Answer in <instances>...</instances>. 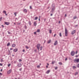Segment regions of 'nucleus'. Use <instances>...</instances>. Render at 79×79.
<instances>
[{
    "label": "nucleus",
    "instance_id": "nucleus-57",
    "mask_svg": "<svg viewBox=\"0 0 79 79\" xmlns=\"http://www.w3.org/2000/svg\"><path fill=\"white\" fill-rule=\"evenodd\" d=\"M52 15H53V14H51V16H52Z\"/></svg>",
    "mask_w": 79,
    "mask_h": 79
},
{
    "label": "nucleus",
    "instance_id": "nucleus-49",
    "mask_svg": "<svg viewBox=\"0 0 79 79\" xmlns=\"http://www.w3.org/2000/svg\"><path fill=\"white\" fill-rule=\"evenodd\" d=\"M34 34L35 35V34H36V32H34Z\"/></svg>",
    "mask_w": 79,
    "mask_h": 79
},
{
    "label": "nucleus",
    "instance_id": "nucleus-34",
    "mask_svg": "<svg viewBox=\"0 0 79 79\" xmlns=\"http://www.w3.org/2000/svg\"><path fill=\"white\" fill-rule=\"evenodd\" d=\"M76 18H77V17H76V16H75L73 17V19H76Z\"/></svg>",
    "mask_w": 79,
    "mask_h": 79
},
{
    "label": "nucleus",
    "instance_id": "nucleus-47",
    "mask_svg": "<svg viewBox=\"0 0 79 79\" xmlns=\"http://www.w3.org/2000/svg\"><path fill=\"white\" fill-rule=\"evenodd\" d=\"M65 60V61H67V60H68V59L67 58H66Z\"/></svg>",
    "mask_w": 79,
    "mask_h": 79
},
{
    "label": "nucleus",
    "instance_id": "nucleus-63",
    "mask_svg": "<svg viewBox=\"0 0 79 79\" xmlns=\"http://www.w3.org/2000/svg\"><path fill=\"white\" fill-rule=\"evenodd\" d=\"M77 25H76V26H76V27H77Z\"/></svg>",
    "mask_w": 79,
    "mask_h": 79
},
{
    "label": "nucleus",
    "instance_id": "nucleus-12",
    "mask_svg": "<svg viewBox=\"0 0 79 79\" xmlns=\"http://www.w3.org/2000/svg\"><path fill=\"white\" fill-rule=\"evenodd\" d=\"M23 28H24V29H27V27L26 25H25L23 27Z\"/></svg>",
    "mask_w": 79,
    "mask_h": 79
},
{
    "label": "nucleus",
    "instance_id": "nucleus-5",
    "mask_svg": "<svg viewBox=\"0 0 79 79\" xmlns=\"http://www.w3.org/2000/svg\"><path fill=\"white\" fill-rule=\"evenodd\" d=\"M75 54V52L74 51H72L71 53V55H72V56H74V55Z\"/></svg>",
    "mask_w": 79,
    "mask_h": 79
},
{
    "label": "nucleus",
    "instance_id": "nucleus-1",
    "mask_svg": "<svg viewBox=\"0 0 79 79\" xmlns=\"http://www.w3.org/2000/svg\"><path fill=\"white\" fill-rule=\"evenodd\" d=\"M55 10V4H53L52 5L51 13H53Z\"/></svg>",
    "mask_w": 79,
    "mask_h": 79
},
{
    "label": "nucleus",
    "instance_id": "nucleus-14",
    "mask_svg": "<svg viewBox=\"0 0 79 79\" xmlns=\"http://www.w3.org/2000/svg\"><path fill=\"white\" fill-rule=\"evenodd\" d=\"M15 46H16V44H13L12 45V47H15Z\"/></svg>",
    "mask_w": 79,
    "mask_h": 79
},
{
    "label": "nucleus",
    "instance_id": "nucleus-38",
    "mask_svg": "<svg viewBox=\"0 0 79 79\" xmlns=\"http://www.w3.org/2000/svg\"><path fill=\"white\" fill-rule=\"evenodd\" d=\"M77 68H79V64H78L77 65Z\"/></svg>",
    "mask_w": 79,
    "mask_h": 79
},
{
    "label": "nucleus",
    "instance_id": "nucleus-59",
    "mask_svg": "<svg viewBox=\"0 0 79 79\" xmlns=\"http://www.w3.org/2000/svg\"><path fill=\"white\" fill-rule=\"evenodd\" d=\"M55 35H56V34H54V37H55Z\"/></svg>",
    "mask_w": 79,
    "mask_h": 79
},
{
    "label": "nucleus",
    "instance_id": "nucleus-45",
    "mask_svg": "<svg viewBox=\"0 0 79 79\" xmlns=\"http://www.w3.org/2000/svg\"><path fill=\"white\" fill-rule=\"evenodd\" d=\"M0 66H3V64L2 63H0Z\"/></svg>",
    "mask_w": 79,
    "mask_h": 79
},
{
    "label": "nucleus",
    "instance_id": "nucleus-46",
    "mask_svg": "<svg viewBox=\"0 0 79 79\" xmlns=\"http://www.w3.org/2000/svg\"><path fill=\"white\" fill-rule=\"evenodd\" d=\"M22 51L23 52H25V50L24 49H23Z\"/></svg>",
    "mask_w": 79,
    "mask_h": 79
},
{
    "label": "nucleus",
    "instance_id": "nucleus-43",
    "mask_svg": "<svg viewBox=\"0 0 79 79\" xmlns=\"http://www.w3.org/2000/svg\"><path fill=\"white\" fill-rule=\"evenodd\" d=\"M37 68H40V65H38L37 66Z\"/></svg>",
    "mask_w": 79,
    "mask_h": 79
},
{
    "label": "nucleus",
    "instance_id": "nucleus-23",
    "mask_svg": "<svg viewBox=\"0 0 79 79\" xmlns=\"http://www.w3.org/2000/svg\"><path fill=\"white\" fill-rule=\"evenodd\" d=\"M37 19H38V17H36L35 18V20H37Z\"/></svg>",
    "mask_w": 79,
    "mask_h": 79
},
{
    "label": "nucleus",
    "instance_id": "nucleus-42",
    "mask_svg": "<svg viewBox=\"0 0 79 79\" xmlns=\"http://www.w3.org/2000/svg\"><path fill=\"white\" fill-rule=\"evenodd\" d=\"M21 70H22V69L20 68L19 69V71H21Z\"/></svg>",
    "mask_w": 79,
    "mask_h": 79
},
{
    "label": "nucleus",
    "instance_id": "nucleus-3",
    "mask_svg": "<svg viewBox=\"0 0 79 79\" xmlns=\"http://www.w3.org/2000/svg\"><path fill=\"white\" fill-rule=\"evenodd\" d=\"M11 71H12V70L10 69L7 72V74H10L11 73Z\"/></svg>",
    "mask_w": 79,
    "mask_h": 79
},
{
    "label": "nucleus",
    "instance_id": "nucleus-10",
    "mask_svg": "<svg viewBox=\"0 0 79 79\" xmlns=\"http://www.w3.org/2000/svg\"><path fill=\"white\" fill-rule=\"evenodd\" d=\"M57 44H58V42H57V41H56L54 43V45H56Z\"/></svg>",
    "mask_w": 79,
    "mask_h": 79
},
{
    "label": "nucleus",
    "instance_id": "nucleus-58",
    "mask_svg": "<svg viewBox=\"0 0 79 79\" xmlns=\"http://www.w3.org/2000/svg\"><path fill=\"white\" fill-rule=\"evenodd\" d=\"M40 18L39 19V21H40Z\"/></svg>",
    "mask_w": 79,
    "mask_h": 79
},
{
    "label": "nucleus",
    "instance_id": "nucleus-29",
    "mask_svg": "<svg viewBox=\"0 0 79 79\" xmlns=\"http://www.w3.org/2000/svg\"><path fill=\"white\" fill-rule=\"evenodd\" d=\"M30 10H32V8L31 6H30Z\"/></svg>",
    "mask_w": 79,
    "mask_h": 79
},
{
    "label": "nucleus",
    "instance_id": "nucleus-9",
    "mask_svg": "<svg viewBox=\"0 0 79 79\" xmlns=\"http://www.w3.org/2000/svg\"><path fill=\"white\" fill-rule=\"evenodd\" d=\"M75 33H76V30H74L72 32L71 34L72 35H73V34H75Z\"/></svg>",
    "mask_w": 79,
    "mask_h": 79
},
{
    "label": "nucleus",
    "instance_id": "nucleus-19",
    "mask_svg": "<svg viewBox=\"0 0 79 79\" xmlns=\"http://www.w3.org/2000/svg\"><path fill=\"white\" fill-rule=\"evenodd\" d=\"M36 32H40V29H38L36 31Z\"/></svg>",
    "mask_w": 79,
    "mask_h": 79
},
{
    "label": "nucleus",
    "instance_id": "nucleus-21",
    "mask_svg": "<svg viewBox=\"0 0 79 79\" xmlns=\"http://www.w3.org/2000/svg\"><path fill=\"white\" fill-rule=\"evenodd\" d=\"M3 13H4V14H5L6 13V11L5 10H4L3 11Z\"/></svg>",
    "mask_w": 79,
    "mask_h": 79
},
{
    "label": "nucleus",
    "instance_id": "nucleus-62",
    "mask_svg": "<svg viewBox=\"0 0 79 79\" xmlns=\"http://www.w3.org/2000/svg\"><path fill=\"white\" fill-rule=\"evenodd\" d=\"M2 69H1V71H2Z\"/></svg>",
    "mask_w": 79,
    "mask_h": 79
},
{
    "label": "nucleus",
    "instance_id": "nucleus-54",
    "mask_svg": "<svg viewBox=\"0 0 79 79\" xmlns=\"http://www.w3.org/2000/svg\"><path fill=\"white\" fill-rule=\"evenodd\" d=\"M46 68H48V66L46 65Z\"/></svg>",
    "mask_w": 79,
    "mask_h": 79
},
{
    "label": "nucleus",
    "instance_id": "nucleus-51",
    "mask_svg": "<svg viewBox=\"0 0 79 79\" xmlns=\"http://www.w3.org/2000/svg\"><path fill=\"white\" fill-rule=\"evenodd\" d=\"M77 51L76 52V54H77Z\"/></svg>",
    "mask_w": 79,
    "mask_h": 79
},
{
    "label": "nucleus",
    "instance_id": "nucleus-55",
    "mask_svg": "<svg viewBox=\"0 0 79 79\" xmlns=\"http://www.w3.org/2000/svg\"><path fill=\"white\" fill-rule=\"evenodd\" d=\"M49 8H50V6H48V7L47 8V9H49Z\"/></svg>",
    "mask_w": 79,
    "mask_h": 79
},
{
    "label": "nucleus",
    "instance_id": "nucleus-24",
    "mask_svg": "<svg viewBox=\"0 0 79 79\" xmlns=\"http://www.w3.org/2000/svg\"><path fill=\"white\" fill-rule=\"evenodd\" d=\"M17 13H17V12H15L14 13V15H15V16H16V14H17Z\"/></svg>",
    "mask_w": 79,
    "mask_h": 79
},
{
    "label": "nucleus",
    "instance_id": "nucleus-33",
    "mask_svg": "<svg viewBox=\"0 0 79 79\" xmlns=\"http://www.w3.org/2000/svg\"><path fill=\"white\" fill-rule=\"evenodd\" d=\"M2 20V17H1L0 18V21H1Z\"/></svg>",
    "mask_w": 79,
    "mask_h": 79
},
{
    "label": "nucleus",
    "instance_id": "nucleus-32",
    "mask_svg": "<svg viewBox=\"0 0 79 79\" xmlns=\"http://www.w3.org/2000/svg\"><path fill=\"white\" fill-rule=\"evenodd\" d=\"M26 48H27V49H28L29 48V47H28V46H26Z\"/></svg>",
    "mask_w": 79,
    "mask_h": 79
},
{
    "label": "nucleus",
    "instance_id": "nucleus-30",
    "mask_svg": "<svg viewBox=\"0 0 79 79\" xmlns=\"http://www.w3.org/2000/svg\"><path fill=\"white\" fill-rule=\"evenodd\" d=\"M49 33L50 34L52 33V30H49Z\"/></svg>",
    "mask_w": 79,
    "mask_h": 79
},
{
    "label": "nucleus",
    "instance_id": "nucleus-7",
    "mask_svg": "<svg viewBox=\"0 0 79 79\" xmlns=\"http://www.w3.org/2000/svg\"><path fill=\"white\" fill-rule=\"evenodd\" d=\"M4 23L6 25H8L10 24V22H4Z\"/></svg>",
    "mask_w": 79,
    "mask_h": 79
},
{
    "label": "nucleus",
    "instance_id": "nucleus-40",
    "mask_svg": "<svg viewBox=\"0 0 79 79\" xmlns=\"http://www.w3.org/2000/svg\"><path fill=\"white\" fill-rule=\"evenodd\" d=\"M8 34H11V33H10V31H8Z\"/></svg>",
    "mask_w": 79,
    "mask_h": 79
},
{
    "label": "nucleus",
    "instance_id": "nucleus-44",
    "mask_svg": "<svg viewBox=\"0 0 79 79\" xmlns=\"http://www.w3.org/2000/svg\"><path fill=\"white\" fill-rule=\"evenodd\" d=\"M19 61H22V60L21 59H19Z\"/></svg>",
    "mask_w": 79,
    "mask_h": 79
},
{
    "label": "nucleus",
    "instance_id": "nucleus-2",
    "mask_svg": "<svg viewBox=\"0 0 79 79\" xmlns=\"http://www.w3.org/2000/svg\"><path fill=\"white\" fill-rule=\"evenodd\" d=\"M65 36H68V30L66 28H65Z\"/></svg>",
    "mask_w": 79,
    "mask_h": 79
},
{
    "label": "nucleus",
    "instance_id": "nucleus-17",
    "mask_svg": "<svg viewBox=\"0 0 79 79\" xmlns=\"http://www.w3.org/2000/svg\"><path fill=\"white\" fill-rule=\"evenodd\" d=\"M48 44H50L51 42V40H49L48 41Z\"/></svg>",
    "mask_w": 79,
    "mask_h": 79
},
{
    "label": "nucleus",
    "instance_id": "nucleus-50",
    "mask_svg": "<svg viewBox=\"0 0 79 79\" xmlns=\"http://www.w3.org/2000/svg\"><path fill=\"white\" fill-rule=\"evenodd\" d=\"M44 21H46V19H44Z\"/></svg>",
    "mask_w": 79,
    "mask_h": 79
},
{
    "label": "nucleus",
    "instance_id": "nucleus-39",
    "mask_svg": "<svg viewBox=\"0 0 79 79\" xmlns=\"http://www.w3.org/2000/svg\"><path fill=\"white\" fill-rule=\"evenodd\" d=\"M1 26H2V28H4V26H3V25H2Z\"/></svg>",
    "mask_w": 79,
    "mask_h": 79
},
{
    "label": "nucleus",
    "instance_id": "nucleus-26",
    "mask_svg": "<svg viewBox=\"0 0 79 79\" xmlns=\"http://www.w3.org/2000/svg\"><path fill=\"white\" fill-rule=\"evenodd\" d=\"M40 50H42V46H41L40 48Z\"/></svg>",
    "mask_w": 79,
    "mask_h": 79
},
{
    "label": "nucleus",
    "instance_id": "nucleus-22",
    "mask_svg": "<svg viewBox=\"0 0 79 79\" xmlns=\"http://www.w3.org/2000/svg\"><path fill=\"white\" fill-rule=\"evenodd\" d=\"M10 45V42H9L7 43V46H9V45Z\"/></svg>",
    "mask_w": 79,
    "mask_h": 79
},
{
    "label": "nucleus",
    "instance_id": "nucleus-8",
    "mask_svg": "<svg viewBox=\"0 0 79 79\" xmlns=\"http://www.w3.org/2000/svg\"><path fill=\"white\" fill-rule=\"evenodd\" d=\"M17 66L18 67H21V66H22V64L21 63H19L18 64Z\"/></svg>",
    "mask_w": 79,
    "mask_h": 79
},
{
    "label": "nucleus",
    "instance_id": "nucleus-16",
    "mask_svg": "<svg viewBox=\"0 0 79 79\" xmlns=\"http://www.w3.org/2000/svg\"><path fill=\"white\" fill-rule=\"evenodd\" d=\"M50 70H48L46 72V74H48V73H50Z\"/></svg>",
    "mask_w": 79,
    "mask_h": 79
},
{
    "label": "nucleus",
    "instance_id": "nucleus-13",
    "mask_svg": "<svg viewBox=\"0 0 79 79\" xmlns=\"http://www.w3.org/2000/svg\"><path fill=\"white\" fill-rule=\"evenodd\" d=\"M34 25L35 26H36L37 25V23H36V22L35 21L34 22Z\"/></svg>",
    "mask_w": 79,
    "mask_h": 79
},
{
    "label": "nucleus",
    "instance_id": "nucleus-18",
    "mask_svg": "<svg viewBox=\"0 0 79 79\" xmlns=\"http://www.w3.org/2000/svg\"><path fill=\"white\" fill-rule=\"evenodd\" d=\"M76 66H73V69H76Z\"/></svg>",
    "mask_w": 79,
    "mask_h": 79
},
{
    "label": "nucleus",
    "instance_id": "nucleus-20",
    "mask_svg": "<svg viewBox=\"0 0 79 79\" xmlns=\"http://www.w3.org/2000/svg\"><path fill=\"white\" fill-rule=\"evenodd\" d=\"M28 24H29L30 26H31V22L30 21H29Z\"/></svg>",
    "mask_w": 79,
    "mask_h": 79
},
{
    "label": "nucleus",
    "instance_id": "nucleus-6",
    "mask_svg": "<svg viewBox=\"0 0 79 79\" xmlns=\"http://www.w3.org/2000/svg\"><path fill=\"white\" fill-rule=\"evenodd\" d=\"M77 62V63H79V59H75L74 60V62Z\"/></svg>",
    "mask_w": 79,
    "mask_h": 79
},
{
    "label": "nucleus",
    "instance_id": "nucleus-28",
    "mask_svg": "<svg viewBox=\"0 0 79 79\" xmlns=\"http://www.w3.org/2000/svg\"><path fill=\"white\" fill-rule=\"evenodd\" d=\"M54 63H55V61H52V64H54Z\"/></svg>",
    "mask_w": 79,
    "mask_h": 79
},
{
    "label": "nucleus",
    "instance_id": "nucleus-52",
    "mask_svg": "<svg viewBox=\"0 0 79 79\" xmlns=\"http://www.w3.org/2000/svg\"><path fill=\"white\" fill-rule=\"evenodd\" d=\"M23 32H25V30H23Z\"/></svg>",
    "mask_w": 79,
    "mask_h": 79
},
{
    "label": "nucleus",
    "instance_id": "nucleus-61",
    "mask_svg": "<svg viewBox=\"0 0 79 79\" xmlns=\"http://www.w3.org/2000/svg\"><path fill=\"white\" fill-rule=\"evenodd\" d=\"M5 14L6 16L7 15V14H6H6Z\"/></svg>",
    "mask_w": 79,
    "mask_h": 79
},
{
    "label": "nucleus",
    "instance_id": "nucleus-11",
    "mask_svg": "<svg viewBox=\"0 0 79 79\" xmlns=\"http://www.w3.org/2000/svg\"><path fill=\"white\" fill-rule=\"evenodd\" d=\"M13 51L15 52H17V51H18V49L17 48L15 49H14Z\"/></svg>",
    "mask_w": 79,
    "mask_h": 79
},
{
    "label": "nucleus",
    "instance_id": "nucleus-41",
    "mask_svg": "<svg viewBox=\"0 0 79 79\" xmlns=\"http://www.w3.org/2000/svg\"><path fill=\"white\" fill-rule=\"evenodd\" d=\"M10 50H13V48H10Z\"/></svg>",
    "mask_w": 79,
    "mask_h": 79
},
{
    "label": "nucleus",
    "instance_id": "nucleus-53",
    "mask_svg": "<svg viewBox=\"0 0 79 79\" xmlns=\"http://www.w3.org/2000/svg\"><path fill=\"white\" fill-rule=\"evenodd\" d=\"M0 75H2V73H0Z\"/></svg>",
    "mask_w": 79,
    "mask_h": 79
},
{
    "label": "nucleus",
    "instance_id": "nucleus-64",
    "mask_svg": "<svg viewBox=\"0 0 79 79\" xmlns=\"http://www.w3.org/2000/svg\"><path fill=\"white\" fill-rule=\"evenodd\" d=\"M14 24L15 25H16V23H14Z\"/></svg>",
    "mask_w": 79,
    "mask_h": 79
},
{
    "label": "nucleus",
    "instance_id": "nucleus-25",
    "mask_svg": "<svg viewBox=\"0 0 79 79\" xmlns=\"http://www.w3.org/2000/svg\"><path fill=\"white\" fill-rule=\"evenodd\" d=\"M59 64L60 65H62V63H61V62H59Z\"/></svg>",
    "mask_w": 79,
    "mask_h": 79
},
{
    "label": "nucleus",
    "instance_id": "nucleus-56",
    "mask_svg": "<svg viewBox=\"0 0 79 79\" xmlns=\"http://www.w3.org/2000/svg\"><path fill=\"white\" fill-rule=\"evenodd\" d=\"M59 24H60V21H59Z\"/></svg>",
    "mask_w": 79,
    "mask_h": 79
},
{
    "label": "nucleus",
    "instance_id": "nucleus-15",
    "mask_svg": "<svg viewBox=\"0 0 79 79\" xmlns=\"http://www.w3.org/2000/svg\"><path fill=\"white\" fill-rule=\"evenodd\" d=\"M23 11L26 13H27V10H26V9H24L23 10Z\"/></svg>",
    "mask_w": 79,
    "mask_h": 79
},
{
    "label": "nucleus",
    "instance_id": "nucleus-35",
    "mask_svg": "<svg viewBox=\"0 0 79 79\" xmlns=\"http://www.w3.org/2000/svg\"><path fill=\"white\" fill-rule=\"evenodd\" d=\"M59 35H60V37H61V33H60Z\"/></svg>",
    "mask_w": 79,
    "mask_h": 79
},
{
    "label": "nucleus",
    "instance_id": "nucleus-4",
    "mask_svg": "<svg viewBox=\"0 0 79 79\" xmlns=\"http://www.w3.org/2000/svg\"><path fill=\"white\" fill-rule=\"evenodd\" d=\"M40 44H37V47L38 51H39V47H40Z\"/></svg>",
    "mask_w": 79,
    "mask_h": 79
},
{
    "label": "nucleus",
    "instance_id": "nucleus-27",
    "mask_svg": "<svg viewBox=\"0 0 79 79\" xmlns=\"http://www.w3.org/2000/svg\"><path fill=\"white\" fill-rule=\"evenodd\" d=\"M10 66H11V64H9L8 65V67H10Z\"/></svg>",
    "mask_w": 79,
    "mask_h": 79
},
{
    "label": "nucleus",
    "instance_id": "nucleus-31",
    "mask_svg": "<svg viewBox=\"0 0 79 79\" xmlns=\"http://www.w3.org/2000/svg\"><path fill=\"white\" fill-rule=\"evenodd\" d=\"M78 74V73L77 72H76L75 73V75H77V74Z\"/></svg>",
    "mask_w": 79,
    "mask_h": 79
},
{
    "label": "nucleus",
    "instance_id": "nucleus-37",
    "mask_svg": "<svg viewBox=\"0 0 79 79\" xmlns=\"http://www.w3.org/2000/svg\"><path fill=\"white\" fill-rule=\"evenodd\" d=\"M16 61H14V64H16Z\"/></svg>",
    "mask_w": 79,
    "mask_h": 79
},
{
    "label": "nucleus",
    "instance_id": "nucleus-48",
    "mask_svg": "<svg viewBox=\"0 0 79 79\" xmlns=\"http://www.w3.org/2000/svg\"><path fill=\"white\" fill-rule=\"evenodd\" d=\"M75 57H76V58H77V57H78V55H76L75 56Z\"/></svg>",
    "mask_w": 79,
    "mask_h": 79
},
{
    "label": "nucleus",
    "instance_id": "nucleus-60",
    "mask_svg": "<svg viewBox=\"0 0 79 79\" xmlns=\"http://www.w3.org/2000/svg\"><path fill=\"white\" fill-rule=\"evenodd\" d=\"M65 17H66V14H65Z\"/></svg>",
    "mask_w": 79,
    "mask_h": 79
},
{
    "label": "nucleus",
    "instance_id": "nucleus-36",
    "mask_svg": "<svg viewBox=\"0 0 79 79\" xmlns=\"http://www.w3.org/2000/svg\"><path fill=\"white\" fill-rule=\"evenodd\" d=\"M58 69V67H55V69L56 70V69Z\"/></svg>",
    "mask_w": 79,
    "mask_h": 79
}]
</instances>
